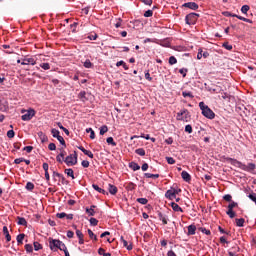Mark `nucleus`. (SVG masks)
<instances>
[{
    "instance_id": "obj_1",
    "label": "nucleus",
    "mask_w": 256,
    "mask_h": 256,
    "mask_svg": "<svg viewBox=\"0 0 256 256\" xmlns=\"http://www.w3.org/2000/svg\"><path fill=\"white\" fill-rule=\"evenodd\" d=\"M225 161L233 165V167H237V169H241V171H246L247 173H253L256 169L255 163H248L247 165L235 158L226 157Z\"/></svg>"
},
{
    "instance_id": "obj_2",
    "label": "nucleus",
    "mask_w": 256,
    "mask_h": 256,
    "mask_svg": "<svg viewBox=\"0 0 256 256\" xmlns=\"http://www.w3.org/2000/svg\"><path fill=\"white\" fill-rule=\"evenodd\" d=\"M199 107L202 111V115L207 119H215V112L209 108V106L205 105V102H200Z\"/></svg>"
},
{
    "instance_id": "obj_3",
    "label": "nucleus",
    "mask_w": 256,
    "mask_h": 256,
    "mask_svg": "<svg viewBox=\"0 0 256 256\" xmlns=\"http://www.w3.org/2000/svg\"><path fill=\"white\" fill-rule=\"evenodd\" d=\"M49 243L51 251H57V249H59L60 251H64L65 249H67V246L61 240L52 239Z\"/></svg>"
},
{
    "instance_id": "obj_4",
    "label": "nucleus",
    "mask_w": 256,
    "mask_h": 256,
    "mask_svg": "<svg viewBox=\"0 0 256 256\" xmlns=\"http://www.w3.org/2000/svg\"><path fill=\"white\" fill-rule=\"evenodd\" d=\"M177 121H184L185 123H189L191 121V113L187 109H182L176 115Z\"/></svg>"
},
{
    "instance_id": "obj_5",
    "label": "nucleus",
    "mask_w": 256,
    "mask_h": 256,
    "mask_svg": "<svg viewBox=\"0 0 256 256\" xmlns=\"http://www.w3.org/2000/svg\"><path fill=\"white\" fill-rule=\"evenodd\" d=\"M77 151L65 157L63 163H66L67 167H73L77 164Z\"/></svg>"
},
{
    "instance_id": "obj_6",
    "label": "nucleus",
    "mask_w": 256,
    "mask_h": 256,
    "mask_svg": "<svg viewBox=\"0 0 256 256\" xmlns=\"http://www.w3.org/2000/svg\"><path fill=\"white\" fill-rule=\"evenodd\" d=\"M197 19H199V14L190 13L185 17L186 25H195L197 23Z\"/></svg>"
},
{
    "instance_id": "obj_7",
    "label": "nucleus",
    "mask_w": 256,
    "mask_h": 256,
    "mask_svg": "<svg viewBox=\"0 0 256 256\" xmlns=\"http://www.w3.org/2000/svg\"><path fill=\"white\" fill-rule=\"evenodd\" d=\"M22 113H25L21 116L22 121H31L35 115V110L30 108L28 110H22Z\"/></svg>"
},
{
    "instance_id": "obj_8",
    "label": "nucleus",
    "mask_w": 256,
    "mask_h": 256,
    "mask_svg": "<svg viewBox=\"0 0 256 256\" xmlns=\"http://www.w3.org/2000/svg\"><path fill=\"white\" fill-rule=\"evenodd\" d=\"M235 207H239V204L235 201L230 202L228 205V210L226 211V214L228 215V217H230V219H235L236 213L235 211H233Z\"/></svg>"
},
{
    "instance_id": "obj_9",
    "label": "nucleus",
    "mask_w": 256,
    "mask_h": 256,
    "mask_svg": "<svg viewBox=\"0 0 256 256\" xmlns=\"http://www.w3.org/2000/svg\"><path fill=\"white\" fill-rule=\"evenodd\" d=\"M67 155V151H65L64 148L60 149V153L56 156L57 163H60V165H63V162L65 161V156Z\"/></svg>"
},
{
    "instance_id": "obj_10",
    "label": "nucleus",
    "mask_w": 256,
    "mask_h": 256,
    "mask_svg": "<svg viewBox=\"0 0 256 256\" xmlns=\"http://www.w3.org/2000/svg\"><path fill=\"white\" fill-rule=\"evenodd\" d=\"M182 7H186L187 9H191L192 11H197V9H199V4L195 2H187L184 3Z\"/></svg>"
},
{
    "instance_id": "obj_11",
    "label": "nucleus",
    "mask_w": 256,
    "mask_h": 256,
    "mask_svg": "<svg viewBox=\"0 0 256 256\" xmlns=\"http://www.w3.org/2000/svg\"><path fill=\"white\" fill-rule=\"evenodd\" d=\"M37 61L35 58H24L23 61L21 62V65H36Z\"/></svg>"
},
{
    "instance_id": "obj_12",
    "label": "nucleus",
    "mask_w": 256,
    "mask_h": 256,
    "mask_svg": "<svg viewBox=\"0 0 256 256\" xmlns=\"http://www.w3.org/2000/svg\"><path fill=\"white\" fill-rule=\"evenodd\" d=\"M120 241L123 244V247L127 248V251H133V244H129V242H127L123 236L120 237Z\"/></svg>"
},
{
    "instance_id": "obj_13",
    "label": "nucleus",
    "mask_w": 256,
    "mask_h": 256,
    "mask_svg": "<svg viewBox=\"0 0 256 256\" xmlns=\"http://www.w3.org/2000/svg\"><path fill=\"white\" fill-rule=\"evenodd\" d=\"M78 149L80 151H82V153H84V155H87V157H89L90 159H93L94 155H93V152H91V150H87L83 146H79Z\"/></svg>"
},
{
    "instance_id": "obj_14",
    "label": "nucleus",
    "mask_w": 256,
    "mask_h": 256,
    "mask_svg": "<svg viewBox=\"0 0 256 256\" xmlns=\"http://www.w3.org/2000/svg\"><path fill=\"white\" fill-rule=\"evenodd\" d=\"M165 197H166V199H169L170 201H173V199H177V196H175V192H173L172 189L166 191Z\"/></svg>"
},
{
    "instance_id": "obj_15",
    "label": "nucleus",
    "mask_w": 256,
    "mask_h": 256,
    "mask_svg": "<svg viewBox=\"0 0 256 256\" xmlns=\"http://www.w3.org/2000/svg\"><path fill=\"white\" fill-rule=\"evenodd\" d=\"M158 42H156V45H160L161 47H170L171 42H169L168 39H163V40H159L157 39Z\"/></svg>"
},
{
    "instance_id": "obj_16",
    "label": "nucleus",
    "mask_w": 256,
    "mask_h": 256,
    "mask_svg": "<svg viewBox=\"0 0 256 256\" xmlns=\"http://www.w3.org/2000/svg\"><path fill=\"white\" fill-rule=\"evenodd\" d=\"M181 177L184 181H186V183H190L191 182V174H189V172L187 171H182L181 173Z\"/></svg>"
},
{
    "instance_id": "obj_17",
    "label": "nucleus",
    "mask_w": 256,
    "mask_h": 256,
    "mask_svg": "<svg viewBox=\"0 0 256 256\" xmlns=\"http://www.w3.org/2000/svg\"><path fill=\"white\" fill-rule=\"evenodd\" d=\"M230 17H236V19H239L240 21H244L245 23H253V20L245 18L243 16H239L237 14H230Z\"/></svg>"
},
{
    "instance_id": "obj_18",
    "label": "nucleus",
    "mask_w": 256,
    "mask_h": 256,
    "mask_svg": "<svg viewBox=\"0 0 256 256\" xmlns=\"http://www.w3.org/2000/svg\"><path fill=\"white\" fill-rule=\"evenodd\" d=\"M196 231H197V226H195V224H191L188 226L187 235L188 236L195 235Z\"/></svg>"
},
{
    "instance_id": "obj_19",
    "label": "nucleus",
    "mask_w": 256,
    "mask_h": 256,
    "mask_svg": "<svg viewBox=\"0 0 256 256\" xmlns=\"http://www.w3.org/2000/svg\"><path fill=\"white\" fill-rule=\"evenodd\" d=\"M158 218L160 221H162L163 225H167V223L169 222V218H167V215L161 212L158 213Z\"/></svg>"
},
{
    "instance_id": "obj_20",
    "label": "nucleus",
    "mask_w": 256,
    "mask_h": 256,
    "mask_svg": "<svg viewBox=\"0 0 256 256\" xmlns=\"http://www.w3.org/2000/svg\"><path fill=\"white\" fill-rule=\"evenodd\" d=\"M78 98L80 99V101H82V103L89 101V98H87V92H85V91H81L78 94Z\"/></svg>"
},
{
    "instance_id": "obj_21",
    "label": "nucleus",
    "mask_w": 256,
    "mask_h": 256,
    "mask_svg": "<svg viewBox=\"0 0 256 256\" xmlns=\"http://www.w3.org/2000/svg\"><path fill=\"white\" fill-rule=\"evenodd\" d=\"M108 191H109L110 195H117V191H119V190L117 189V186L109 184Z\"/></svg>"
},
{
    "instance_id": "obj_22",
    "label": "nucleus",
    "mask_w": 256,
    "mask_h": 256,
    "mask_svg": "<svg viewBox=\"0 0 256 256\" xmlns=\"http://www.w3.org/2000/svg\"><path fill=\"white\" fill-rule=\"evenodd\" d=\"M171 207L173 209V211H175L176 213H183V208H181V206H179V204L172 202L171 203Z\"/></svg>"
},
{
    "instance_id": "obj_23",
    "label": "nucleus",
    "mask_w": 256,
    "mask_h": 256,
    "mask_svg": "<svg viewBox=\"0 0 256 256\" xmlns=\"http://www.w3.org/2000/svg\"><path fill=\"white\" fill-rule=\"evenodd\" d=\"M92 187L98 193H101L102 195H107V191H105V189H102L101 187H99V185L93 184Z\"/></svg>"
},
{
    "instance_id": "obj_24",
    "label": "nucleus",
    "mask_w": 256,
    "mask_h": 256,
    "mask_svg": "<svg viewBox=\"0 0 256 256\" xmlns=\"http://www.w3.org/2000/svg\"><path fill=\"white\" fill-rule=\"evenodd\" d=\"M123 67V69L125 70V71H129V66L127 65V63H125V61H123V60H120V61H118L117 63H116V67Z\"/></svg>"
},
{
    "instance_id": "obj_25",
    "label": "nucleus",
    "mask_w": 256,
    "mask_h": 256,
    "mask_svg": "<svg viewBox=\"0 0 256 256\" xmlns=\"http://www.w3.org/2000/svg\"><path fill=\"white\" fill-rule=\"evenodd\" d=\"M3 233L6 237V241L9 243V241H11V234H9V228H7V226L3 227Z\"/></svg>"
},
{
    "instance_id": "obj_26",
    "label": "nucleus",
    "mask_w": 256,
    "mask_h": 256,
    "mask_svg": "<svg viewBox=\"0 0 256 256\" xmlns=\"http://www.w3.org/2000/svg\"><path fill=\"white\" fill-rule=\"evenodd\" d=\"M129 168L132 169V171H139V169H141V166H139L137 162H130Z\"/></svg>"
},
{
    "instance_id": "obj_27",
    "label": "nucleus",
    "mask_w": 256,
    "mask_h": 256,
    "mask_svg": "<svg viewBox=\"0 0 256 256\" xmlns=\"http://www.w3.org/2000/svg\"><path fill=\"white\" fill-rule=\"evenodd\" d=\"M64 173H65L68 177H71V179H75V173H74L73 169L67 168V169L64 170Z\"/></svg>"
},
{
    "instance_id": "obj_28",
    "label": "nucleus",
    "mask_w": 256,
    "mask_h": 256,
    "mask_svg": "<svg viewBox=\"0 0 256 256\" xmlns=\"http://www.w3.org/2000/svg\"><path fill=\"white\" fill-rule=\"evenodd\" d=\"M18 224L22 225L23 227H27V220L24 217H17Z\"/></svg>"
},
{
    "instance_id": "obj_29",
    "label": "nucleus",
    "mask_w": 256,
    "mask_h": 256,
    "mask_svg": "<svg viewBox=\"0 0 256 256\" xmlns=\"http://www.w3.org/2000/svg\"><path fill=\"white\" fill-rule=\"evenodd\" d=\"M144 177H146V179H159V174L145 173Z\"/></svg>"
},
{
    "instance_id": "obj_30",
    "label": "nucleus",
    "mask_w": 256,
    "mask_h": 256,
    "mask_svg": "<svg viewBox=\"0 0 256 256\" xmlns=\"http://www.w3.org/2000/svg\"><path fill=\"white\" fill-rule=\"evenodd\" d=\"M106 143H108V145H112V147H117V142H115V140L113 139V137H108L106 139Z\"/></svg>"
},
{
    "instance_id": "obj_31",
    "label": "nucleus",
    "mask_w": 256,
    "mask_h": 256,
    "mask_svg": "<svg viewBox=\"0 0 256 256\" xmlns=\"http://www.w3.org/2000/svg\"><path fill=\"white\" fill-rule=\"evenodd\" d=\"M236 225H237V227H243L245 225V219L244 218H237L236 219Z\"/></svg>"
},
{
    "instance_id": "obj_32",
    "label": "nucleus",
    "mask_w": 256,
    "mask_h": 256,
    "mask_svg": "<svg viewBox=\"0 0 256 256\" xmlns=\"http://www.w3.org/2000/svg\"><path fill=\"white\" fill-rule=\"evenodd\" d=\"M222 47L226 49L227 51H233V45L229 44V42H224L222 44Z\"/></svg>"
},
{
    "instance_id": "obj_33",
    "label": "nucleus",
    "mask_w": 256,
    "mask_h": 256,
    "mask_svg": "<svg viewBox=\"0 0 256 256\" xmlns=\"http://www.w3.org/2000/svg\"><path fill=\"white\" fill-rule=\"evenodd\" d=\"M85 69H93V64L91 63V60L86 59L84 62Z\"/></svg>"
},
{
    "instance_id": "obj_34",
    "label": "nucleus",
    "mask_w": 256,
    "mask_h": 256,
    "mask_svg": "<svg viewBox=\"0 0 256 256\" xmlns=\"http://www.w3.org/2000/svg\"><path fill=\"white\" fill-rule=\"evenodd\" d=\"M136 155H140V157H145V149L143 148H138L135 150Z\"/></svg>"
},
{
    "instance_id": "obj_35",
    "label": "nucleus",
    "mask_w": 256,
    "mask_h": 256,
    "mask_svg": "<svg viewBox=\"0 0 256 256\" xmlns=\"http://www.w3.org/2000/svg\"><path fill=\"white\" fill-rule=\"evenodd\" d=\"M137 203H140V205H147L149 203V200L147 198H137Z\"/></svg>"
},
{
    "instance_id": "obj_36",
    "label": "nucleus",
    "mask_w": 256,
    "mask_h": 256,
    "mask_svg": "<svg viewBox=\"0 0 256 256\" xmlns=\"http://www.w3.org/2000/svg\"><path fill=\"white\" fill-rule=\"evenodd\" d=\"M51 135H52V137H54V139H57L60 136V132H59V130L53 128L51 130Z\"/></svg>"
},
{
    "instance_id": "obj_37",
    "label": "nucleus",
    "mask_w": 256,
    "mask_h": 256,
    "mask_svg": "<svg viewBox=\"0 0 256 256\" xmlns=\"http://www.w3.org/2000/svg\"><path fill=\"white\" fill-rule=\"evenodd\" d=\"M16 239L18 245H23V239H25V234H19Z\"/></svg>"
},
{
    "instance_id": "obj_38",
    "label": "nucleus",
    "mask_w": 256,
    "mask_h": 256,
    "mask_svg": "<svg viewBox=\"0 0 256 256\" xmlns=\"http://www.w3.org/2000/svg\"><path fill=\"white\" fill-rule=\"evenodd\" d=\"M40 67L41 69H44V71H49V69H51V65L49 63H41Z\"/></svg>"
},
{
    "instance_id": "obj_39",
    "label": "nucleus",
    "mask_w": 256,
    "mask_h": 256,
    "mask_svg": "<svg viewBox=\"0 0 256 256\" xmlns=\"http://www.w3.org/2000/svg\"><path fill=\"white\" fill-rule=\"evenodd\" d=\"M90 225H92V227H97V225H99V220H97V218H90Z\"/></svg>"
},
{
    "instance_id": "obj_40",
    "label": "nucleus",
    "mask_w": 256,
    "mask_h": 256,
    "mask_svg": "<svg viewBox=\"0 0 256 256\" xmlns=\"http://www.w3.org/2000/svg\"><path fill=\"white\" fill-rule=\"evenodd\" d=\"M86 133H90V139H95V131L93 128H87Z\"/></svg>"
},
{
    "instance_id": "obj_41",
    "label": "nucleus",
    "mask_w": 256,
    "mask_h": 256,
    "mask_svg": "<svg viewBox=\"0 0 256 256\" xmlns=\"http://www.w3.org/2000/svg\"><path fill=\"white\" fill-rule=\"evenodd\" d=\"M26 189L27 191H33V189H35V184H33L32 182H27Z\"/></svg>"
},
{
    "instance_id": "obj_42",
    "label": "nucleus",
    "mask_w": 256,
    "mask_h": 256,
    "mask_svg": "<svg viewBox=\"0 0 256 256\" xmlns=\"http://www.w3.org/2000/svg\"><path fill=\"white\" fill-rule=\"evenodd\" d=\"M249 9H250L249 5H243L241 7V13H243L244 15H247Z\"/></svg>"
},
{
    "instance_id": "obj_43",
    "label": "nucleus",
    "mask_w": 256,
    "mask_h": 256,
    "mask_svg": "<svg viewBox=\"0 0 256 256\" xmlns=\"http://www.w3.org/2000/svg\"><path fill=\"white\" fill-rule=\"evenodd\" d=\"M86 213L89 215V217H95L96 211L90 208H86Z\"/></svg>"
},
{
    "instance_id": "obj_44",
    "label": "nucleus",
    "mask_w": 256,
    "mask_h": 256,
    "mask_svg": "<svg viewBox=\"0 0 256 256\" xmlns=\"http://www.w3.org/2000/svg\"><path fill=\"white\" fill-rule=\"evenodd\" d=\"M223 199H224V201L231 203L233 201V196H231V194H226L223 196Z\"/></svg>"
},
{
    "instance_id": "obj_45",
    "label": "nucleus",
    "mask_w": 256,
    "mask_h": 256,
    "mask_svg": "<svg viewBox=\"0 0 256 256\" xmlns=\"http://www.w3.org/2000/svg\"><path fill=\"white\" fill-rule=\"evenodd\" d=\"M43 249V246L39 242H34V250L35 251H41Z\"/></svg>"
},
{
    "instance_id": "obj_46",
    "label": "nucleus",
    "mask_w": 256,
    "mask_h": 256,
    "mask_svg": "<svg viewBox=\"0 0 256 256\" xmlns=\"http://www.w3.org/2000/svg\"><path fill=\"white\" fill-rule=\"evenodd\" d=\"M199 231H201V233H204V235H211V230L207 228L200 227Z\"/></svg>"
},
{
    "instance_id": "obj_47",
    "label": "nucleus",
    "mask_w": 256,
    "mask_h": 256,
    "mask_svg": "<svg viewBox=\"0 0 256 256\" xmlns=\"http://www.w3.org/2000/svg\"><path fill=\"white\" fill-rule=\"evenodd\" d=\"M182 97H184V98L189 97L190 99H193L194 96H193V93L184 91V92H182Z\"/></svg>"
},
{
    "instance_id": "obj_48",
    "label": "nucleus",
    "mask_w": 256,
    "mask_h": 256,
    "mask_svg": "<svg viewBox=\"0 0 256 256\" xmlns=\"http://www.w3.org/2000/svg\"><path fill=\"white\" fill-rule=\"evenodd\" d=\"M74 229H76V236L78 237V239H82L84 237L83 232L77 229V226H74Z\"/></svg>"
},
{
    "instance_id": "obj_49",
    "label": "nucleus",
    "mask_w": 256,
    "mask_h": 256,
    "mask_svg": "<svg viewBox=\"0 0 256 256\" xmlns=\"http://www.w3.org/2000/svg\"><path fill=\"white\" fill-rule=\"evenodd\" d=\"M107 131H109V128L107 127V125L101 126L100 135H103L104 133H107Z\"/></svg>"
},
{
    "instance_id": "obj_50",
    "label": "nucleus",
    "mask_w": 256,
    "mask_h": 256,
    "mask_svg": "<svg viewBox=\"0 0 256 256\" xmlns=\"http://www.w3.org/2000/svg\"><path fill=\"white\" fill-rule=\"evenodd\" d=\"M25 250H26L27 253H33V245L26 244L25 245Z\"/></svg>"
},
{
    "instance_id": "obj_51",
    "label": "nucleus",
    "mask_w": 256,
    "mask_h": 256,
    "mask_svg": "<svg viewBox=\"0 0 256 256\" xmlns=\"http://www.w3.org/2000/svg\"><path fill=\"white\" fill-rule=\"evenodd\" d=\"M144 43H158L157 38H146Z\"/></svg>"
},
{
    "instance_id": "obj_52",
    "label": "nucleus",
    "mask_w": 256,
    "mask_h": 256,
    "mask_svg": "<svg viewBox=\"0 0 256 256\" xmlns=\"http://www.w3.org/2000/svg\"><path fill=\"white\" fill-rule=\"evenodd\" d=\"M88 235L90 239H94V241H97V235L91 231V229H88Z\"/></svg>"
},
{
    "instance_id": "obj_53",
    "label": "nucleus",
    "mask_w": 256,
    "mask_h": 256,
    "mask_svg": "<svg viewBox=\"0 0 256 256\" xmlns=\"http://www.w3.org/2000/svg\"><path fill=\"white\" fill-rule=\"evenodd\" d=\"M56 139L59 141V143L63 145V147H67V144L65 143V139L63 138V136L60 135Z\"/></svg>"
},
{
    "instance_id": "obj_54",
    "label": "nucleus",
    "mask_w": 256,
    "mask_h": 256,
    "mask_svg": "<svg viewBox=\"0 0 256 256\" xmlns=\"http://www.w3.org/2000/svg\"><path fill=\"white\" fill-rule=\"evenodd\" d=\"M185 132L189 134L193 133V126H191V124L186 125Z\"/></svg>"
},
{
    "instance_id": "obj_55",
    "label": "nucleus",
    "mask_w": 256,
    "mask_h": 256,
    "mask_svg": "<svg viewBox=\"0 0 256 256\" xmlns=\"http://www.w3.org/2000/svg\"><path fill=\"white\" fill-rule=\"evenodd\" d=\"M177 63V58H175V56H171L169 58V65H176Z\"/></svg>"
},
{
    "instance_id": "obj_56",
    "label": "nucleus",
    "mask_w": 256,
    "mask_h": 256,
    "mask_svg": "<svg viewBox=\"0 0 256 256\" xmlns=\"http://www.w3.org/2000/svg\"><path fill=\"white\" fill-rule=\"evenodd\" d=\"M168 165H175V160L173 157H166Z\"/></svg>"
},
{
    "instance_id": "obj_57",
    "label": "nucleus",
    "mask_w": 256,
    "mask_h": 256,
    "mask_svg": "<svg viewBox=\"0 0 256 256\" xmlns=\"http://www.w3.org/2000/svg\"><path fill=\"white\" fill-rule=\"evenodd\" d=\"M187 68H181L180 70H179V73H180V75H182V77H187Z\"/></svg>"
},
{
    "instance_id": "obj_58",
    "label": "nucleus",
    "mask_w": 256,
    "mask_h": 256,
    "mask_svg": "<svg viewBox=\"0 0 256 256\" xmlns=\"http://www.w3.org/2000/svg\"><path fill=\"white\" fill-rule=\"evenodd\" d=\"M7 137H8V139H13V137H15V131L9 130L7 132Z\"/></svg>"
},
{
    "instance_id": "obj_59",
    "label": "nucleus",
    "mask_w": 256,
    "mask_h": 256,
    "mask_svg": "<svg viewBox=\"0 0 256 256\" xmlns=\"http://www.w3.org/2000/svg\"><path fill=\"white\" fill-rule=\"evenodd\" d=\"M97 37H98L97 33H94V34H90V35L88 36V39H89L90 41H96Z\"/></svg>"
},
{
    "instance_id": "obj_60",
    "label": "nucleus",
    "mask_w": 256,
    "mask_h": 256,
    "mask_svg": "<svg viewBox=\"0 0 256 256\" xmlns=\"http://www.w3.org/2000/svg\"><path fill=\"white\" fill-rule=\"evenodd\" d=\"M48 149L49 151H55L57 149V145H55V143H50L48 145Z\"/></svg>"
},
{
    "instance_id": "obj_61",
    "label": "nucleus",
    "mask_w": 256,
    "mask_h": 256,
    "mask_svg": "<svg viewBox=\"0 0 256 256\" xmlns=\"http://www.w3.org/2000/svg\"><path fill=\"white\" fill-rule=\"evenodd\" d=\"M145 79H147V81H153V78L151 77L149 70L145 72Z\"/></svg>"
},
{
    "instance_id": "obj_62",
    "label": "nucleus",
    "mask_w": 256,
    "mask_h": 256,
    "mask_svg": "<svg viewBox=\"0 0 256 256\" xmlns=\"http://www.w3.org/2000/svg\"><path fill=\"white\" fill-rule=\"evenodd\" d=\"M144 17H153V10H147L144 13Z\"/></svg>"
},
{
    "instance_id": "obj_63",
    "label": "nucleus",
    "mask_w": 256,
    "mask_h": 256,
    "mask_svg": "<svg viewBox=\"0 0 256 256\" xmlns=\"http://www.w3.org/2000/svg\"><path fill=\"white\" fill-rule=\"evenodd\" d=\"M23 151H26V153H31V151H33V146H25Z\"/></svg>"
},
{
    "instance_id": "obj_64",
    "label": "nucleus",
    "mask_w": 256,
    "mask_h": 256,
    "mask_svg": "<svg viewBox=\"0 0 256 256\" xmlns=\"http://www.w3.org/2000/svg\"><path fill=\"white\" fill-rule=\"evenodd\" d=\"M81 165H82V167H84V169H87V167H89V161L83 160V161L81 162Z\"/></svg>"
}]
</instances>
